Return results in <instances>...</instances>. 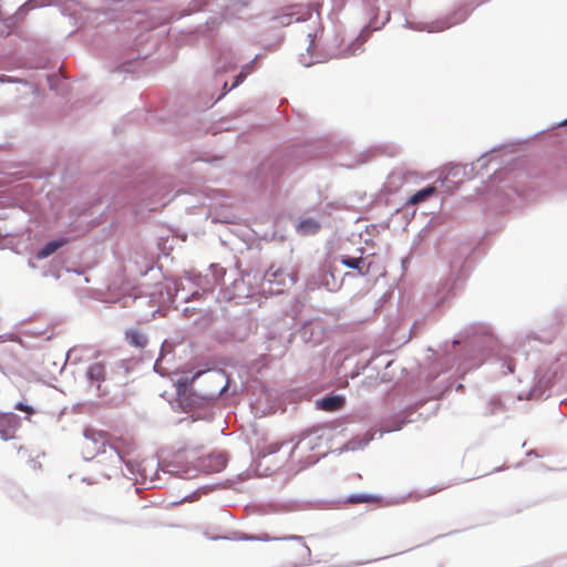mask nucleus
Returning <instances> with one entry per match:
<instances>
[{
	"label": "nucleus",
	"mask_w": 567,
	"mask_h": 567,
	"mask_svg": "<svg viewBox=\"0 0 567 567\" xmlns=\"http://www.w3.org/2000/svg\"><path fill=\"white\" fill-rule=\"evenodd\" d=\"M369 34V31L363 30L355 39L349 41L348 43H344V38H342L336 48H331V56L346 59L362 53Z\"/></svg>",
	"instance_id": "f03ea898"
},
{
	"label": "nucleus",
	"mask_w": 567,
	"mask_h": 567,
	"mask_svg": "<svg viewBox=\"0 0 567 567\" xmlns=\"http://www.w3.org/2000/svg\"><path fill=\"white\" fill-rule=\"evenodd\" d=\"M379 498L372 495H352L348 498V503L359 504V503H374Z\"/></svg>",
	"instance_id": "4468645a"
},
{
	"label": "nucleus",
	"mask_w": 567,
	"mask_h": 567,
	"mask_svg": "<svg viewBox=\"0 0 567 567\" xmlns=\"http://www.w3.org/2000/svg\"><path fill=\"white\" fill-rule=\"evenodd\" d=\"M17 431V420L12 414H4L0 416V437L4 441L14 437Z\"/></svg>",
	"instance_id": "20e7f679"
},
{
	"label": "nucleus",
	"mask_w": 567,
	"mask_h": 567,
	"mask_svg": "<svg viewBox=\"0 0 567 567\" xmlns=\"http://www.w3.org/2000/svg\"><path fill=\"white\" fill-rule=\"evenodd\" d=\"M278 540V554L287 567H307L311 564V549L303 537L291 535Z\"/></svg>",
	"instance_id": "f257e3e1"
},
{
	"label": "nucleus",
	"mask_w": 567,
	"mask_h": 567,
	"mask_svg": "<svg viewBox=\"0 0 567 567\" xmlns=\"http://www.w3.org/2000/svg\"><path fill=\"white\" fill-rule=\"evenodd\" d=\"M436 193V188L434 186H427L419 192H416L414 195H412L406 204L408 205H416V204H420L422 202H424L425 199H427L429 197H431L432 195H434Z\"/></svg>",
	"instance_id": "1a4fd4ad"
},
{
	"label": "nucleus",
	"mask_w": 567,
	"mask_h": 567,
	"mask_svg": "<svg viewBox=\"0 0 567 567\" xmlns=\"http://www.w3.org/2000/svg\"><path fill=\"white\" fill-rule=\"evenodd\" d=\"M565 124H567V120L565 121Z\"/></svg>",
	"instance_id": "4be33fe9"
},
{
	"label": "nucleus",
	"mask_w": 567,
	"mask_h": 567,
	"mask_svg": "<svg viewBox=\"0 0 567 567\" xmlns=\"http://www.w3.org/2000/svg\"><path fill=\"white\" fill-rule=\"evenodd\" d=\"M344 404V399L342 396H327L321 400L320 406L324 411L333 412L340 410Z\"/></svg>",
	"instance_id": "0eeeda50"
},
{
	"label": "nucleus",
	"mask_w": 567,
	"mask_h": 567,
	"mask_svg": "<svg viewBox=\"0 0 567 567\" xmlns=\"http://www.w3.org/2000/svg\"><path fill=\"white\" fill-rule=\"evenodd\" d=\"M310 16H311L310 10H306L302 13H300L298 11V12H291V13L282 14V16L278 17V20H279L280 24L288 25V24L292 23L293 21H296V22L305 21L308 18H310Z\"/></svg>",
	"instance_id": "6e6552de"
},
{
	"label": "nucleus",
	"mask_w": 567,
	"mask_h": 567,
	"mask_svg": "<svg viewBox=\"0 0 567 567\" xmlns=\"http://www.w3.org/2000/svg\"><path fill=\"white\" fill-rule=\"evenodd\" d=\"M14 409L18 410V411H21V412H25L27 414H30V415L35 413L33 408H31V406H29V405H27V404H24L22 402L17 403L14 405Z\"/></svg>",
	"instance_id": "dca6fc26"
},
{
	"label": "nucleus",
	"mask_w": 567,
	"mask_h": 567,
	"mask_svg": "<svg viewBox=\"0 0 567 567\" xmlns=\"http://www.w3.org/2000/svg\"><path fill=\"white\" fill-rule=\"evenodd\" d=\"M319 440H320V437L311 436V435L303 437L296 444V446L293 449V454L297 452L302 453L307 450H312L317 445V441H319Z\"/></svg>",
	"instance_id": "9b49d317"
},
{
	"label": "nucleus",
	"mask_w": 567,
	"mask_h": 567,
	"mask_svg": "<svg viewBox=\"0 0 567 567\" xmlns=\"http://www.w3.org/2000/svg\"><path fill=\"white\" fill-rule=\"evenodd\" d=\"M341 262L349 267V268H353V269H357L359 271V274L361 275H365L367 271H364L362 268H361V264H362V258L359 257V258H351V257H342L341 258Z\"/></svg>",
	"instance_id": "ddd939ff"
},
{
	"label": "nucleus",
	"mask_w": 567,
	"mask_h": 567,
	"mask_svg": "<svg viewBox=\"0 0 567 567\" xmlns=\"http://www.w3.org/2000/svg\"><path fill=\"white\" fill-rule=\"evenodd\" d=\"M320 229V224L315 219H305L299 224V231L303 235L316 234Z\"/></svg>",
	"instance_id": "f8f14e48"
},
{
	"label": "nucleus",
	"mask_w": 567,
	"mask_h": 567,
	"mask_svg": "<svg viewBox=\"0 0 567 567\" xmlns=\"http://www.w3.org/2000/svg\"><path fill=\"white\" fill-rule=\"evenodd\" d=\"M66 244L65 239H59L48 243L42 249H40L37 254L39 259H44L55 252L59 248Z\"/></svg>",
	"instance_id": "9d476101"
},
{
	"label": "nucleus",
	"mask_w": 567,
	"mask_h": 567,
	"mask_svg": "<svg viewBox=\"0 0 567 567\" xmlns=\"http://www.w3.org/2000/svg\"><path fill=\"white\" fill-rule=\"evenodd\" d=\"M444 488H445V486H440V487L433 488V489L429 491L427 495L435 494L440 491H443Z\"/></svg>",
	"instance_id": "6ab92c4d"
},
{
	"label": "nucleus",
	"mask_w": 567,
	"mask_h": 567,
	"mask_svg": "<svg viewBox=\"0 0 567 567\" xmlns=\"http://www.w3.org/2000/svg\"><path fill=\"white\" fill-rule=\"evenodd\" d=\"M465 19H466V12L463 10H460V11L455 12L453 14V17L450 18V21L445 22V24L442 29L450 28L454 24L463 22Z\"/></svg>",
	"instance_id": "2eb2a0df"
},
{
	"label": "nucleus",
	"mask_w": 567,
	"mask_h": 567,
	"mask_svg": "<svg viewBox=\"0 0 567 567\" xmlns=\"http://www.w3.org/2000/svg\"><path fill=\"white\" fill-rule=\"evenodd\" d=\"M105 365L102 362H94L89 365L86 370V377L91 381L92 384L96 385V389L99 390L101 386V383L105 380Z\"/></svg>",
	"instance_id": "423d86ee"
},
{
	"label": "nucleus",
	"mask_w": 567,
	"mask_h": 567,
	"mask_svg": "<svg viewBox=\"0 0 567 567\" xmlns=\"http://www.w3.org/2000/svg\"><path fill=\"white\" fill-rule=\"evenodd\" d=\"M313 45V40L310 41L309 49Z\"/></svg>",
	"instance_id": "412c9836"
},
{
	"label": "nucleus",
	"mask_w": 567,
	"mask_h": 567,
	"mask_svg": "<svg viewBox=\"0 0 567 567\" xmlns=\"http://www.w3.org/2000/svg\"><path fill=\"white\" fill-rule=\"evenodd\" d=\"M319 457H320V454H311V455L308 456L307 463L308 464H313V463H316L319 460Z\"/></svg>",
	"instance_id": "f3484780"
},
{
	"label": "nucleus",
	"mask_w": 567,
	"mask_h": 567,
	"mask_svg": "<svg viewBox=\"0 0 567 567\" xmlns=\"http://www.w3.org/2000/svg\"><path fill=\"white\" fill-rule=\"evenodd\" d=\"M245 79V75L243 73H240L237 79H236V82L233 84V87H235L236 85H238L243 80Z\"/></svg>",
	"instance_id": "a211bd4d"
},
{
	"label": "nucleus",
	"mask_w": 567,
	"mask_h": 567,
	"mask_svg": "<svg viewBox=\"0 0 567 567\" xmlns=\"http://www.w3.org/2000/svg\"><path fill=\"white\" fill-rule=\"evenodd\" d=\"M508 370H509L511 373L514 372V368H513V365L511 363L508 364Z\"/></svg>",
	"instance_id": "aec40b11"
},
{
	"label": "nucleus",
	"mask_w": 567,
	"mask_h": 567,
	"mask_svg": "<svg viewBox=\"0 0 567 567\" xmlns=\"http://www.w3.org/2000/svg\"><path fill=\"white\" fill-rule=\"evenodd\" d=\"M227 464V457L224 453H210L204 457H200L197 463V467L205 474H213L221 472Z\"/></svg>",
	"instance_id": "7ed1b4c3"
},
{
	"label": "nucleus",
	"mask_w": 567,
	"mask_h": 567,
	"mask_svg": "<svg viewBox=\"0 0 567 567\" xmlns=\"http://www.w3.org/2000/svg\"><path fill=\"white\" fill-rule=\"evenodd\" d=\"M125 340L127 343L134 348L137 349H144L147 343L148 339L144 331L140 328H132L125 331Z\"/></svg>",
	"instance_id": "39448f33"
}]
</instances>
